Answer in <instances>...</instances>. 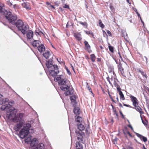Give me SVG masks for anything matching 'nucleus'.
Segmentation results:
<instances>
[{"label":"nucleus","instance_id":"9d476101","mask_svg":"<svg viewBox=\"0 0 149 149\" xmlns=\"http://www.w3.org/2000/svg\"><path fill=\"white\" fill-rule=\"evenodd\" d=\"M38 142V140L37 139L34 138L31 140V146L33 147L36 146Z\"/></svg>","mask_w":149,"mask_h":149},{"label":"nucleus","instance_id":"3c124183","mask_svg":"<svg viewBox=\"0 0 149 149\" xmlns=\"http://www.w3.org/2000/svg\"><path fill=\"white\" fill-rule=\"evenodd\" d=\"M109 73L111 74H112V76H113V75H114V72L113 71H112L111 72H109Z\"/></svg>","mask_w":149,"mask_h":149},{"label":"nucleus","instance_id":"a19ab883","mask_svg":"<svg viewBox=\"0 0 149 149\" xmlns=\"http://www.w3.org/2000/svg\"><path fill=\"white\" fill-rule=\"evenodd\" d=\"M107 80L109 82V84L110 85H112L111 82V81H110V79L109 78V77H107Z\"/></svg>","mask_w":149,"mask_h":149},{"label":"nucleus","instance_id":"412c9836","mask_svg":"<svg viewBox=\"0 0 149 149\" xmlns=\"http://www.w3.org/2000/svg\"><path fill=\"white\" fill-rule=\"evenodd\" d=\"M78 128L81 131L84 130L85 128L84 125L81 124L78 125Z\"/></svg>","mask_w":149,"mask_h":149},{"label":"nucleus","instance_id":"f257e3e1","mask_svg":"<svg viewBox=\"0 0 149 149\" xmlns=\"http://www.w3.org/2000/svg\"><path fill=\"white\" fill-rule=\"evenodd\" d=\"M16 113L15 114L12 112L9 115V118L12 119L15 123H18L14 127V130L16 131H18L22 127L25 121L24 119V114L19 113L16 116Z\"/></svg>","mask_w":149,"mask_h":149},{"label":"nucleus","instance_id":"7c9ffc66","mask_svg":"<svg viewBox=\"0 0 149 149\" xmlns=\"http://www.w3.org/2000/svg\"><path fill=\"white\" fill-rule=\"evenodd\" d=\"M79 23L86 27L87 26V23L86 22H79Z\"/></svg>","mask_w":149,"mask_h":149},{"label":"nucleus","instance_id":"a211bd4d","mask_svg":"<svg viewBox=\"0 0 149 149\" xmlns=\"http://www.w3.org/2000/svg\"><path fill=\"white\" fill-rule=\"evenodd\" d=\"M43 56L46 59L48 58L50 55L49 51H46L43 54Z\"/></svg>","mask_w":149,"mask_h":149},{"label":"nucleus","instance_id":"f8f14e48","mask_svg":"<svg viewBox=\"0 0 149 149\" xmlns=\"http://www.w3.org/2000/svg\"><path fill=\"white\" fill-rule=\"evenodd\" d=\"M63 78V75H58L54 77V80L56 81H61Z\"/></svg>","mask_w":149,"mask_h":149},{"label":"nucleus","instance_id":"2eb2a0df","mask_svg":"<svg viewBox=\"0 0 149 149\" xmlns=\"http://www.w3.org/2000/svg\"><path fill=\"white\" fill-rule=\"evenodd\" d=\"M22 5L23 8H25L27 10H30L31 9L28 3L24 2L22 3Z\"/></svg>","mask_w":149,"mask_h":149},{"label":"nucleus","instance_id":"ea45409f","mask_svg":"<svg viewBox=\"0 0 149 149\" xmlns=\"http://www.w3.org/2000/svg\"><path fill=\"white\" fill-rule=\"evenodd\" d=\"M85 32L87 34H91L93 36V33L92 32H91L90 31H85Z\"/></svg>","mask_w":149,"mask_h":149},{"label":"nucleus","instance_id":"c85d7f7f","mask_svg":"<svg viewBox=\"0 0 149 149\" xmlns=\"http://www.w3.org/2000/svg\"><path fill=\"white\" fill-rule=\"evenodd\" d=\"M138 71L139 72H140L143 76L145 77L146 78L147 77V76H146V73L143 71L139 70Z\"/></svg>","mask_w":149,"mask_h":149},{"label":"nucleus","instance_id":"f704fd0d","mask_svg":"<svg viewBox=\"0 0 149 149\" xmlns=\"http://www.w3.org/2000/svg\"><path fill=\"white\" fill-rule=\"evenodd\" d=\"M71 101L72 104L73 105H74L76 103L75 101V99H73V100H72Z\"/></svg>","mask_w":149,"mask_h":149},{"label":"nucleus","instance_id":"69168bd1","mask_svg":"<svg viewBox=\"0 0 149 149\" xmlns=\"http://www.w3.org/2000/svg\"><path fill=\"white\" fill-rule=\"evenodd\" d=\"M97 61H100V59L99 58H97Z\"/></svg>","mask_w":149,"mask_h":149},{"label":"nucleus","instance_id":"f03ea898","mask_svg":"<svg viewBox=\"0 0 149 149\" xmlns=\"http://www.w3.org/2000/svg\"><path fill=\"white\" fill-rule=\"evenodd\" d=\"M69 83V81L67 79L64 78L61 81L58 82L59 85L61 86V89L65 91V94L66 96L72 94L73 92L72 90L68 86Z\"/></svg>","mask_w":149,"mask_h":149},{"label":"nucleus","instance_id":"bf43d9fd","mask_svg":"<svg viewBox=\"0 0 149 149\" xmlns=\"http://www.w3.org/2000/svg\"><path fill=\"white\" fill-rule=\"evenodd\" d=\"M144 59H145L146 60V63H147V62H148V61H147V58H146V57L145 56V57H144Z\"/></svg>","mask_w":149,"mask_h":149},{"label":"nucleus","instance_id":"5701e85b","mask_svg":"<svg viewBox=\"0 0 149 149\" xmlns=\"http://www.w3.org/2000/svg\"><path fill=\"white\" fill-rule=\"evenodd\" d=\"M76 147L77 149H82L83 147L81 144H80L79 142H77Z\"/></svg>","mask_w":149,"mask_h":149},{"label":"nucleus","instance_id":"393cba45","mask_svg":"<svg viewBox=\"0 0 149 149\" xmlns=\"http://www.w3.org/2000/svg\"><path fill=\"white\" fill-rule=\"evenodd\" d=\"M91 58L93 62H94L95 61L96 57L94 54H91Z\"/></svg>","mask_w":149,"mask_h":149},{"label":"nucleus","instance_id":"473e14b6","mask_svg":"<svg viewBox=\"0 0 149 149\" xmlns=\"http://www.w3.org/2000/svg\"><path fill=\"white\" fill-rule=\"evenodd\" d=\"M7 3L9 6H10L12 5V0H9L7 1Z\"/></svg>","mask_w":149,"mask_h":149},{"label":"nucleus","instance_id":"052dcab7","mask_svg":"<svg viewBox=\"0 0 149 149\" xmlns=\"http://www.w3.org/2000/svg\"><path fill=\"white\" fill-rule=\"evenodd\" d=\"M71 67L72 68V70H73L74 71V67H73L72 66V64H71Z\"/></svg>","mask_w":149,"mask_h":149},{"label":"nucleus","instance_id":"72a5a7b5","mask_svg":"<svg viewBox=\"0 0 149 149\" xmlns=\"http://www.w3.org/2000/svg\"><path fill=\"white\" fill-rule=\"evenodd\" d=\"M119 69V70H120V72H121L122 75L123 76H124V72L123 71V68H120Z\"/></svg>","mask_w":149,"mask_h":149},{"label":"nucleus","instance_id":"58836bf2","mask_svg":"<svg viewBox=\"0 0 149 149\" xmlns=\"http://www.w3.org/2000/svg\"><path fill=\"white\" fill-rule=\"evenodd\" d=\"M36 34L37 36L38 35H40L41 34H43V33L41 31L38 32L37 31H36Z\"/></svg>","mask_w":149,"mask_h":149},{"label":"nucleus","instance_id":"aec40b11","mask_svg":"<svg viewBox=\"0 0 149 149\" xmlns=\"http://www.w3.org/2000/svg\"><path fill=\"white\" fill-rule=\"evenodd\" d=\"M44 147V144L42 143H40L35 148V149H43Z\"/></svg>","mask_w":149,"mask_h":149},{"label":"nucleus","instance_id":"0e129e2a","mask_svg":"<svg viewBox=\"0 0 149 149\" xmlns=\"http://www.w3.org/2000/svg\"><path fill=\"white\" fill-rule=\"evenodd\" d=\"M143 149H146V148L144 146H143Z\"/></svg>","mask_w":149,"mask_h":149},{"label":"nucleus","instance_id":"a878e982","mask_svg":"<svg viewBox=\"0 0 149 149\" xmlns=\"http://www.w3.org/2000/svg\"><path fill=\"white\" fill-rule=\"evenodd\" d=\"M109 46V49L110 52H111L112 53H113L114 52V48L113 47L111 46L109 43H108Z\"/></svg>","mask_w":149,"mask_h":149},{"label":"nucleus","instance_id":"ddd939ff","mask_svg":"<svg viewBox=\"0 0 149 149\" xmlns=\"http://www.w3.org/2000/svg\"><path fill=\"white\" fill-rule=\"evenodd\" d=\"M74 36L76 39L78 40H80L82 39L81 35L79 33H74Z\"/></svg>","mask_w":149,"mask_h":149},{"label":"nucleus","instance_id":"39448f33","mask_svg":"<svg viewBox=\"0 0 149 149\" xmlns=\"http://www.w3.org/2000/svg\"><path fill=\"white\" fill-rule=\"evenodd\" d=\"M15 24L18 29L19 30L21 31L22 33L24 35L25 34L27 31L28 28V26L24 24L23 22L21 20H17Z\"/></svg>","mask_w":149,"mask_h":149},{"label":"nucleus","instance_id":"49530a36","mask_svg":"<svg viewBox=\"0 0 149 149\" xmlns=\"http://www.w3.org/2000/svg\"><path fill=\"white\" fill-rule=\"evenodd\" d=\"M117 91L119 92V93H120V92H122L121 91V88L120 87H119L118 86H117Z\"/></svg>","mask_w":149,"mask_h":149},{"label":"nucleus","instance_id":"7ed1b4c3","mask_svg":"<svg viewBox=\"0 0 149 149\" xmlns=\"http://www.w3.org/2000/svg\"><path fill=\"white\" fill-rule=\"evenodd\" d=\"M14 104V102L13 101H11L5 105H3L1 109L3 110H5L8 113L10 112L11 113L12 112L13 113L15 114L17 112V109L12 107Z\"/></svg>","mask_w":149,"mask_h":149},{"label":"nucleus","instance_id":"79ce46f5","mask_svg":"<svg viewBox=\"0 0 149 149\" xmlns=\"http://www.w3.org/2000/svg\"><path fill=\"white\" fill-rule=\"evenodd\" d=\"M118 139L117 138H115V139L113 140V141L114 142V143L115 144H117V140Z\"/></svg>","mask_w":149,"mask_h":149},{"label":"nucleus","instance_id":"9b49d317","mask_svg":"<svg viewBox=\"0 0 149 149\" xmlns=\"http://www.w3.org/2000/svg\"><path fill=\"white\" fill-rule=\"evenodd\" d=\"M41 44L40 42L38 40H34L32 42V45L34 47H38Z\"/></svg>","mask_w":149,"mask_h":149},{"label":"nucleus","instance_id":"338daca9","mask_svg":"<svg viewBox=\"0 0 149 149\" xmlns=\"http://www.w3.org/2000/svg\"><path fill=\"white\" fill-rule=\"evenodd\" d=\"M110 79V81H113V79L112 78Z\"/></svg>","mask_w":149,"mask_h":149},{"label":"nucleus","instance_id":"e2e57ef3","mask_svg":"<svg viewBox=\"0 0 149 149\" xmlns=\"http://www.w3.org/2000/svg\"><path fill=\"white\" fill-rule=\"evenodd\" d=\"M124 106H125L126 107H129V106L127 104H124Z\"/></svg>","mask_w":149,"mask_h":149},{"label":"nucleus","instance_id":"680f3d73","mask_svg":"<svg viewBox=\"0 0 149 149\" xmlns=\"http://www.w3.org/2000/svg\"><path fill=\"white\" fill-rule=\"evenodd\" d=\"M50 6L52 7V8H55L53 6H52V5H51V4H50Z\"/></svg>","mask_w":149,"mask_h":149},{"label":"nucleus","instance_id":"4468645a","mask_svg":"<svg viewBox=\"0 0 149 149\" xmlns=\"http://www.w3.org/2000/svg\"><path fill=\"white\" fill-rule=\"evenodd\" d=\"M38 49L40 52H42L45 51V47L43 45L41 44L38 47Z\"/></svg>","mask_w":149,"mask_h":149},{"label":"nucleus","instance_id":"423d86ee","mask_svg":"<svg viewBox=\"0 0 149 149\" xmlns=\"http://www.w3.org/2000/svg\"><path fill=\"white\" fill-rule=\"evenodd\" d=\"M4 15L6 18L10 22L13 23L17 19V16L15 15H13L9 11L5 10Z\"/></svg>","mask_w":149,"mask_h":149},{"label":"nucleus","instance_id":"864d4df0","mask_svg":"<svg viewBox=\"0 0 149 149\" xmlns=\"http://www.w3.org/2000/svg\"><path fill=\"white\" fill-rule=\"evenodd\" d=\"M107 33L109 35V36L111 35V32L109 30L107 31Z\"/></svg>","mask_w":149,"mask_h":149},{"label":"nucleus","instance_id":"6e6d98bb","mask_svg":"<svg viewBox=\"0 0 149 149\" xmlns=\"http://www.w3.org/2000/svg\"><path fill=\"white\" fill-rule=\"evenodd\" d=\"M128 127L130 128L132 130H133V128L132 127V126L131 125L129 124V125H128Z\"/></svg>","mask_w":149,"mask_h":149},{"label":"nucleus","instance_id":"1a4fd4ad","mask_svg":"<svg viewBox=\"0 0 149 149\" xmlns=\"http://www.w3.org/2000/svg\"><path fill=\"white\" fill-rule=\"evenodd\" d=\"M33 32L31 30H29L27 32L26 37L28 40H30L33 38Z\"/></svg>","mask_w":149,"mask_h":149},{"label":"nucleus","instance_id":"a18cd8bd","mask_svg":"<svg viewBox=\"0 0 149 149\" xmlns=\"http://www.w3.org/2000/svg\"><path fill=\"white\" fill-rule=\"evenodd\" d=\"M136 135L139 138H140L141 139L142 137L143 136L142 135L137 133H136Z\"/></svg>","mask_w":149,"mask_h":149},{"label":"nucleus","instance_id":"774afa93","mask_svg":"<svg viewBox=\"0 0 149 149\" xmlns=\"http://www.w3.org/2000/svg\"><path fill=\"white\" fill-rule=\"evenodd\" d=\"M120 113L122 115L123 117V118L124 116H123V115L122 114V113Z\"/></svg>","mask_w":149,"mask_h":149},{"label":"nucleus","instance_id":"c756f323","mask_svg":"<svg viewBox=\"0 0 149 149\" xmlns=\"http://www.w3.org/2000/svg\"><path fill=\"white\" fill-rule=\"evenodd\" d=\"M9 102V100L8 99L6 98L3 100V104H6V103Z\"/></svg>","mask_w":149,"mask_h":149},{"label":"nucleus","instance_id":"5fc2aeb1","mask_svg":"<svg viewBox=\"0 0 149 149\" xmlns=\"http://www.w3.org/2000/svg\"><path fill=\"white\" fill-rule=\"evenodd\" d=\"M113 84L115 85V86H116V87L118 86V85L116 84V83L114 81Z\"/></svg>","mask_w":149,"mask_h":149},{"label":"nucleus","instance_id":"bb28decb","mask_svg":"<svg viewBox=\"0 0 149 149\" xmlns=\"http://www.w3.org/2000/svg\"><path fill=\"white\" fill-rule=\"evenodd\" d=\"M84 44L87 49H90V46L88 44V42L86 41L84 42Z\"/></svg>","mask_w":149,"mask_h":149},{"label":"nucleus","instance_id":"0eeeda50","mask_svg":"<svg viewBox=\"0 0 149 149\" xmlns=\"http://www.w3.org/2000/svg\"><path fill=\"white\" fill-rule=\"evenodd\" d=\"M53 69L54 70H49V74L52 76H56L59 72L58 66L56 65H54Z\"/></svg>","mask_w":149,"mask_h":149},{"label":"nucleus","instance_id":"8fccbe9b","mask_svg":"<svg viewBox=\"0 0 149 149\" xmlns=\"http://www.w3.org/2000/svg\"><path fill=\"white\" fill-rule=\"evenodd\" d=\"M66 70L67 71V73L69 74L70 75V74H71V73L70 72V71H69V70L67 68H66Z\"/></svg>","mask_w":149,"mask_h":149},{"label":"nucleus","instance_id":"4d7b16f0","mask_svg":"<svg viewBox=\"0 0 149 149\" xmlns=\"http://www.w3.org/2000/svg\"><path fill=\"white\" fill-rule=\"evenodd\" d=\"M110 8L111 10H113L114 9L113 7V6H110Z\"/></svg>","mask_w":149,"mask_h":149},{"label":"nucleus","instance_id":"603ef678","mask_svg":"<svg viewBox=\"0 0 149 149\" xmlns=\"http://www.w3.org/2000/svg\"><path fill=\"white\" fill-rule=\"evenodd\" d=\"M141 118L142 120V123H143V124L144 125H146V123L144 122V121H143V120L142 118V116H141Z\"/></svg>","mask_w":149,"mask_h":149},{"label":"nucleus","instance_id":"c03bdc74","mask_svg":"<svg viewBox=\"0 0 149 149\" xmlns=\"http://www.w3.org/2000/svg\"><path fill=\"white\" fill-rule=\"evenodd\" d=\"M76 96H72L70 97V99L71 100H73V99H76Z\"/></svg>","mask_w":149,"mask_h":149},{"label":"nucleus","instance_id":"37998d69","mask_svg":"<svg viewBox=\"0 0 149 149\" xmlns=\"http://www.w3.org/2000/svg\"><path fill=\"white\" fill-rule=\"evenodd\" d=\"M63 8H68V9H69V5L65 4L63 6Z\"/></svg>","mask_w":149,"mask_h":149},{"label":"nucleus","instance_id":"09e8293b","mask_svg":"<svg viewBox=\"0 0 149 149\" xmlns=\"http://www.w3.org/2000/svg\"><path fill=\"white\" fill-rule=\"evenodd\" d=\"M4 12L3 10V8L1 6H0V12Z\"/></svg>","mask_w":149,"mask_h":149},{"label":"nucleus","instance_id":"de8ad7c7","mask_svg":"<svg viewBox=\"0 0 149 149\" xmlns=\"http://www.w3.org/2000/svg\"><path fill=\"white\" fill-rule=\"evenodd\" d=\"M138 15V16L140 18V19L142 22L143 23V24H144V23L143 22V21H142V19L141 18V17L140 16V15H139V14L138 12H137L136 13Z\"/></svg>","mask_w":149,"mask_h":149},{"label":"nucleus","instance_id":"6ab92c4d","mask_svg":"<svg viewBox=\"0 0 149 149\" xmlns=\"http://www.w3.org/2000/svg\"><path fill=\"white\" fill-rule=\"evenodd\" d=\"M134 107H135V109L139 112L140 114H142L143 113V112L142 111V109L140 107L137 106V105Z\"/></svg>","mask_w":149,"mask_h":149},{"label":"nucleus","instance_id":"4c0bfd02","mask_svg":"<svg viewBox=\"0 0 149 149\" xmlns=\"http://www.w3.org/2000/svg\"><path fill=\"white\" fill-rule=\"evenodd\" d=\"M141 139H142L143 141L145 142H146L147 141V138L144 136L142 137Z\"/></svg>","mask_w":149,"mask_h":149},{"label":"nucleus","instance_id":"2f4dec72","mask_svg":"<svg viewBox=\"0 0 149 149\" xmlns=\"http://www.w3.org/2000/svg\"><path fill=\"white\" fill-rule=\"evenodd\" d=\"M99 25L102 28H104V24L102 23L101 20H100L99 21Z\"/></svg>","mask_w":149,"mask_h":149},{"label":"nucleus","instance_id":"6e6552de","mask_svg":"<svg viewBox=\"0 0 149 149\" xmlns=\"http://www.w3.org/2000/svg\"><path fill=\"white\" fill-rule=\"evenodd\" d=\"M130 97L132 101L134 106H136L138 104V100L136 97L132 95H131Z\"/></svg>","mask_w":149,"mask_h":149},{"label":"nucleus","instance_id":"dca6fc26","mask_svg":"<svg viewBox=\"0 0 149 149\" xmlns=\"http://www.w3.org/2000/svg\"><path fill=\"white\" fill-rule=\"evenodd\" d=\"M46 65L47 68L49 69V70L54 68V65H53L49 61H47L46 63Z\"/></svg>","mask_w":149,"mask_h":149},{"label":"nucleus","instance_id":"4be33fe9","mask_svg":"<svg viewBox=\"0 0 149 149\" xmlns=\"http://www.w3.org/2000/svg\"><path fill=\"white\" fill-rule=\"evenodd\" d=\"M75 120L78 122H80L82 121V118L80 117L79 116H75Z\"/></svg>","mask_w":149,"mask_h":149},{"label":"nucleus","instance_id":"cd10ccee","mask_svg":"<svg viewBox=\"0 0 149 149\" xmlns=\"http://www.w3.org/2000/svg\"><path fill=\"white\" fill-rule=\"evenodd\" d=\"M119 94L120 95V99L122 100H125V98L124 97V95L122 92H120V93H119Z\"/></svg>","mask_w":149,"mask_h":149},{"label":"nucleus","instance_id":"e433bc0d","mask_svg":"<svg viewBox=\"0 0 149 149\" xmlns=\"http://www.w3.org/2000/svg\"><path fill=\"white\" fill-rule=\"evenodd\" d=\"M86 87L88 88V90L92 93V91L91 90V88H90L89 87V86L88 85V84L87 83H86Z\"/></svg>","mask_w":149,"mask_h":149},{"label":"nucleus","instance_id":"f3484780","mask_svg":"<svg viewBox=\"0 0 149 149\" xmlns=\"http://www.w3.org/2000/svg\"><path fill=\"white\" fill-rule=\"evenodd\" d=\"M74 112L76 115H79L81 111L79 108L78 107H75L74 108Z\"/></svg>","mask_w":149,"mask_h":149},{"label":"nucleus","instance_id":"13d9d810","mask_svg":"<svg viewBox=\"0 0 149 149\" xmlns=\"http://www.w3.org/2000/svg\"><path fill=\"white\" fill-rule=\"evenodd\" d=\"M69 25H70L69 22H68V23L67 24L66 27H68Z\"/></svg>","mask_w":149,"mask_h":149},{"label":"nucleus","instance_id":"c9c22d12","mask_svg":"<svg viewBox=\"0 0 149 149\" xmlns=\"http://www.w3.org/2000/svg\"><path fill=\"white\" fill-rule=\"evenodd\" d=\"M124 133L125 134H128V135L131 137L132 136L131 134L130 133V132L128 131L127 130H126L125 132H124Z\"/></svg>","mask_w":149,"mask_h":149},{"label":"nucleus","instance_id":"b1692460","mask_svg":"<svg viewBox=\"0 0 149 149\" xmlns=\"http://www.w3.org/2000/svg\"><path fill=\"white\" fill-rule=\"evenodd\" d=\"M75 132L76 134L78 136V139L81 138L82 137L81 134L82 132H77V131H76Z\"/></svg>","mask_w":149,"mask_h":149},{"label":"nucleus","instance_id":"20e7f679","mask_svg":"<svg viewBox=\"0 0 149 149\" xmlns=\"http://www.w3.org/2000/svg\"><path fill=\"white\" fill-rule=\"evenodd\" d=\"M31 127V125L30 124L28 123L24 125L23 128L19 133V136L21 138H24L28 135L29 132L31 133L33 132L30 131L31 130H32V129Z\"/></svg>","mask_w":149,"mask_h":149}]
</instances>
